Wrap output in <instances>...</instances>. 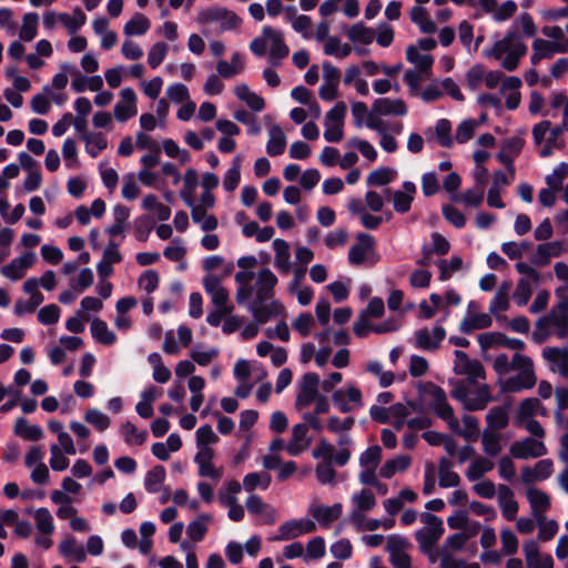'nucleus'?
<instances>
[{
  "label": "nucleus",
  "instance_id": "obj_1",
  "mask_svg": "<svg viewBox=\"0 0 568 568\" xmlns=\"http://www.w3.org/2000/svg\"><path fill=\"white\" fill-rule=\"evenodd\" d=\"M277 282L276 275L270 268L264 267L258 271L254 285L247 287L245 300L252 297L248 310L260 324L268 322L284 311L283 304L274 300V288Z\"/></svg>",
  "mask_w": 568,
  "mask_h": 568
},
{
  "label": "nucleus",
  "instance_id": "obj_2",
  "mask_svg": "<svg viewBox=\"0 0 568 568\" xmlns=\"http://www.w3.org/2000/svg\"><path fill=\"white\" fill-rule=\"evenodd\" d=\"M527 50L518 31L509 30L503 39L494 43L490 50L486 51V57L498 61L503 69L514 71L518 68L520 59L526 55Z\"/></svg>",
  "mask_w": 568,
  "mask_h": 568
},
{
  "label": "nucleus",
  "instance_id": "obj_3",
  "mask_svg": "<svg viewBox=\"0 0 568 568\" xmlns=\"http://www.w3.org/2000/svg\"><path fill=\"white\" fill-rule=\"evenodd\" d=\"M267 47H270L268 62L274 67L280 65L281 61L290 53V49L284 42L283 32L270 26L263 27L261 36L251 41L250 50L256 57H263Z\"/></svg>",
  "mask_w": 568,
  "mask_h": 568
},
{
  "label": "nucleus",
  "instance_id": "obj_4",
  "mask_svg": "<svg viewBox=\"0 0 568 568\" xmlns=\"http://www.w3.org/2000/svg\"><path fill=\"white\" fill-rule=\"evenodd\" d=\"M196 22L202 26V33L209 37L214 31L223 33L237 29L242 19L232 10L213 6L201 10L196 16Z\"/></svg>",
  "mask_w": 568,
  "mask_h": 568
},
{
  "label": "nucleus",
  "instance_id": "obj_5",
  "mask_svg": "<svg viewBox=\"0 0 568 568\" xmlns=\"http://www.w3.org/2000/svg\"><path fill=\"white\" fill-rule=\"evenodd\" d=\"M547 408L538 398L529 397L520 402L514 414V425L527 430L530 435L539 438L545 437V429L535 419L537 415L547 416Z\"/></svg>",
  "mask_w": 568,
  "mask_h": 568
},
{
  "label": "nucleus",
  "instance_id": "obj_6",
  "mask_svg": "<svg viewBox=\"0 0 568 568\" xmlns=\"http://www.w3.org/2000/svg\"><path fill=\"white\" fill-rule=\"evenodd\" d=\"M511 366L517 374L501 382L504 392L517 393L532 388L537 383L534 363L530 357L516 353L511 359Z\"/></svg>",
  "mask_w": 568,
  "mask_h": 568
},
{
  "label": "nucleus",
  "instance_id": "obj_7",
  "mask_svg": "<svg viewBox=\"0 0 568 568\" xmlns=\"http://www.w3.org/2000/svg\"><path fill=\"white\" fill-rule=\"evenodd\" d=\"M550 335L559 338L568 336V307L564 301L537 322L535 338L544 341Z\"/></svg>",
  "mask_w": 568,
  "mask_h": 568
},
{
  "label": "nucleus",
  "instance_id": "obj_8",
  "mask_svg": "<svg viewBox=\"0 0 568 568\" xmlns=\"http://www.w3.org/2000/svg\"><path fill=\"white\" fill-rule=\"evenodd\" d=\"M452 394L467 410H481L493 400L491 392L487 384L470 387L459 383Z\"/></svg>",
  "mask_w": 568,
  "mask_h": 568
},
{
  "label": "nucleus",
  "instance_id": "obj_9",
  "mask_svg": "<svg viewBox=\"0 0 568 568\" xmlns=\"http://www.w3.org/2000/svg\"><path fill=\"white\" fill-rule=\"evenodd\" d=\"M424 397L437 417L446 422L449 428H456L457 418L442 387L433 383L426 384L424 387Z\"/></svg>",
  "mask_w": 568,
  "mask_h": 568
},
{
  "label": "nucleus",
  "instance_id": "obj_10",
  "mask_svg": "<svg viewBox=\"0 0 568 568\" xmlns=\"http://www.w3.org/2000/svg\"><path fill=\"white\" fill-rule=\"evenodd\" d=\"M366 126L379 136L378 144L386 153H395L398 150L396 135H400L404 131L402 121H378L371 119L366 122Z\"/></svg>",
  "mask_w": 568,
  "mask_h": 568
},
{
  "label": "nucleus",
  "instance_id": "obj_11",
  "mask_svg": "<svg viewBox=\"0 0 568 568\" xmlns=\"http://www.w3.org/2000/svg\"><path fill=\"white\" fill-rule=\"evenodd\" d=\"M469 7L478 10L477 17L488 14L498 23L510 19L518 8L514 0H507L500 4L497 0H469Z\"/></svg>",
  "mask_w": 568,
  "mask_h": 568
},
{
  "label": "nucleus",
  "instance_id": "obj_12",
  "mask_svg": "<svg viewBox=\"0 0 568 568\" xmlns=\"http://www.w3.org/2000/svg\"><path fill=\"white\" fill-rule=\"evenodd\" d=\"M424 527L416 531L415 538L423 550L432 549L444 534L443 520L429 513L422 514Z\"/></svg>",
  "mask_w": 568,
  "mask_h": 568
},
{
  "label": "nucleus",
  "instance_id": "obj_13",
  "mask_svg": "<svg viewBox=\"0 0 568 568\" xmlns=\"http://www.w3.org/2000/svg\"><path fill=\"white\" fill-rule=\"evenodd\" d=\"M346 112V104L338 102L326 113L324 120V139L327 142L337 143L344 139V120Z\"/></svg>",
  "mask_w": 568,
  "mask_h": 568
},
{
  "label": "nucleus",
  "instance_id": "obj_14",
  "mask_svg": "<svg viewBox=\"0 0 568 568\" xmlns=\"http://www.w3.org/2000/svg\"><path fill=\"white\" fill-rule=\"evenodd\" d=\"M372 263L377 262L375 257V240L371 234L358 233L356 235V242L353 244L348 252V262L352 265H362L367 261Z\"/></svg>",
  "mask_w": 568,
  "mask_h": 568
},
{
  "label": "nucleus",
  "instance_id": "obj_15",
  "mask_svg": "<svg viewBox=\"0 0 568 568\" xmlns=\"http://www.w3.org/2000/svg\"><path fill=\"white\" fill-rule=\"evenodd\" d=\"M37 262V255L32 251H27L23 254L12 258L8 264L0 268L2 276L11 282L22 280L28 271L33 267Z\"/></svg>",
  "mask_w": 568,
  "mask_h": 568
},
{
  "label": "nucleus",
  "instance_id": "obj_16",
  "mask_svg": "<svg viewBox=\"0 0 568 568\" xmlns=\"http://www.w3.org/2000/svg\"><path fill=\"white\" fill-rule=\"evenodd\" d=\"M332 400L342 413H351L363 407L361 389L351 384L336 389L332 395Z\"/></svg>",
  "mask_w": 568,
  "mask_h": 568
},
{
  "label": "nucleus",
  "instance_id": "obj_17",
  "mask_svg": "<svg viewBox=\"0 0 568 568\" xmlns=\"http://www.w3.org/2000/svg\"><path fill=\"white\" fill-rule=\"evenodd\" d=\"M316 530V525L312 519L300 518L292 519L283 523L278 529L277 535L272 537L274 541H286L296 539L305 534H310Z\"/></svg>",
  "mask_w": 568,
  "mask_h": 568
},
{
  "label": "nucleus",
  "instance_id": "obj_18",
  "mask_svg": "<svg viewBox=\"0 0 568 568\" xmlns=\"http://www.w3.org/2000/svg\"><path fill=\"white\" fill-rule=\"evenodd\" d=\"M547 447L542 438L525 437L516 440L510 446V454L518 459H529L542 457L547 454Z\"/></svg>",
  "mask_w": 568,
  "mask_h": 568
},
{
  "label": "nucleus",
  "instance_id": "obj_19",
  "mask_svg": "<svg viewBox=\"0 0 568 568\" xmlns=\"http://www.w3.org/2000/svg\"><path fill=\"white\" fill-rule=\"evenodd\" d=\"M454 372L457 375H465L469 383L485 379L486 374L483 364L477 359H470L463 351H455Z\"/></svg>",
  "mask_w": 568,
  "mask_h": 568
},
{
  "label": "nucleus",
  "instance_id": "obj_20",
  "mask_svg": "<svg viewBox=\"0 0 568 568\" xmlns=\"http://www.w3.org/2000/svg\"><path fill=\"white\" fill-rule=\"evenodd\" d=\"M408 112L402 99L378 98L372 104V114L368 119L386 121L384 116H405Z\"/></svg>",
  "mask_w": 568,
  "mask_h": 568
},
{
  "label": "nucleus",
  "instance_id": "obj_21",
  "mask_svg": "<svg viewBox=\"0 0 568 568\" xmlns=\"http://www.w3.org/2000/svg\"><path fill=\"white\" fill-rule=\"evenodd\" d=\"M409 546L408 539L403 536L390 535L387 538L386 550L394 568H410V557L407 552Z\"/></svg>",
  "mask_w": 568,
  "mask_h": 568
},
{
  "label": "nucleus",
  "instance_id": "obj_22",
  "mask_svg": "<svg viewBox=\"0 0 568 568\" xmlns=\"http://www.w3.org/2000/svg\"><path fill=\"white\" fill-rule=\"evenodd\" d=\"M446 337V331L442 325H435L433 328L423 327L414 333V345L416 348L434 352Z\"/></svg>",
  "mask_w": 568,
  "mask_h": 568
},
{
  "label": "nucleus",
  "instance_id": "obj_23",
  "mask_svg": "<svg viewBox=\"0 0 568 568\" xmlns=\"http://www.w3.org/2000/svg\"><path fill=\"white\" fill-rule=\"evenodd\" d=\"M320 377L316 373H306L298 384L295 406L297 409L308 407L318 397Z\"/></svg>",
  "mask_w": 568,
  "mask_h": 568
},
{
  "label": "nucleus",
  "instance_id": "obj_24",
  "mask_svg": "<svg viewBox=\"0 0 568 568\" xmlns=\"http://www.w3.org/2000/svg\"><path fill=\"white\" fill-rule=\"evenodd\" d=\"M382 459V448L377 445L371 446L365 449L359 456L361 471L358 474L359 481H372L373 475Z\"/></svg>",
  "mask_w": 568,
  "mask_h": 568
},
{
  "label": "nucleus",
  "instance_id": "obj_25",
  "mask_svg": "<svg viewBox=\"0 0 568 568\" xmlns=\"http://www.w3.org/2000/svg\"><path fill=\"white\" fill-rule=\"evenodd\" d=\"M531 49L530 62L532 65H537L544 59H550L559 53H567L568 44L554 43L550 40L537 38L534 40Z\"/></svg>",
  "mask_w": 568,
  "mask_h": 568
},
{
  "label": "nucleus",
  "instance_id": "obj_26",
  "mask_svg": "<svg viewBox=\"0 0 568 568\" xmlns=\"http://www.w3.org/2000/svg\"><path fill=\"white\" fill-rule=\"evenodd\" d=\"M121 100L114 105V118L119 122H126L138 113V97L132 88H124L120 92Z\"/></svg>",
  "mask_w": 568,
  "mask_h": 568
},
{
  "label": "nucleus",
  "instance_id": "obj_27",
  "mask_svg": "<svg viewBox=\"0 0 568 568\" xmlns=\"http://www.w3.org/2000/svg\"><path fill=\"white\" fill-rule=\"evenodd\" d=\"M214 457V450L196 452L194 463L197 466L199 476L217 481L223 477V468L213 464Z\"/></svg>",
  "mask_w": 568,
  "mask_h": 568
},
{
  "label": "nucleus",
  "instance_id": "obj_28",
  "mask_svg": "<svg viewBox=\"0 0 568 568\" xmlns=\"http://www.w3.org/2000/svg\"><path fill=\"white\" fill-rule=\"evenodd\" d=\"M527 568H554L555 562L549 554H541L535 540H528L523 546Z\"/></svg>",
  "mask_w": 568,
  "mask_h": 568
},
{
  "label": "nucleus",
  "instance_id": "obj_29",
  "mask_svg": "<svg viewBox=\"0 0 568 568\" xmlns=\"http://www.w3.org/2000/svg\"><path fill=\"white\" fill-rule=\"evenodd\" d=\"M554 473V463L549 458L538 460L534 466L521 469V480L525 484H534L548 479Z\"/></svg>",
  "mask_w": 568,
  "mask_h": 568
},
{
  "label": "nucleus",
  "instance_id": "obj_30",
  "mask_svg": "<svg viewBox=\"0 0 568 568\" xmlns=\"http://www.w3.org/2000/svg\"><path fill=\"white\" fill-rule=\"evenodd\" d=\"M352 511L349 515L351 521H359L363 519L365 513L371 511L376 506V498L368 489H362L351 498Z\"/></svg>",
  "mask_w": 568,
  "mask_h": 568
},
{
  "label": "nucleus",
  "instance_id": "obj_31",
  "mask_svg": "<svg viewBox=\"0 0 568 568\" xmlns=\"http://www.w3.org/2000/svg\"><path fill=\"white\" fill-rule=\"evenodd\" d=\"M417 192L416 184L410 181H405L402 185V190H395L392 193L393 207L396 213H407Z\"/></svg>",
  "mask_w": 568,
  "mask_h": 568
},
{
  "label": "nucleus",
  "instance_id": "obj_32",
  "mask_svg": "<svg viewBox=\"0 0 568 568\" xmlns=\"http://www.w3.org/2000/svg\"><path fill=\"white\" fill-rule=\"evenodd\" d=\"M526 497L530 506V514L534 518H541L551 507L550 496L536 487H529L526 490Z\"/></svg>",
  "mask_w": 568,
  "mask_h": 568
},
{
  "label": "nucleus",
  "instance_id": "obj_33",
  "mask_svg": "<svg viewBox=\"0 0 568 568\" xmlns=\"http://www.w3.org/2000/svg\"><path fill=\"white\" fill-rule=\"evenodd\" d=\"M542 357L548 363L551 372L560 376L568 373V348L545 347Z\"/></svg>",
  "mask_w": 568,
  "mask_h": 568
},
{
  "label": "nucleus",
  "instance_id": "obj_34",
  "mask_svg": "<svg viewBox=\"0 0 568 568\" xmlns=\"http://www.w3.org/2000/svg\"><path fill=\"white\" fill-rule=\"evenodd\" d=\"M566 251V244L561 241H550L539 244L532 256L536 265H547L551 258L560 256Z\"/></svg>",
  "mask_w": 568,
  "mask_h": 568
},
{
  "label": "nucleus",
  "instance_id": "obj_35",
  "mask_svg": "<svg viewBox=\"0 0 568 568\" xmlns=\"http://www.w3.org/2000/svg\"><path fill=\"white\" fill-rule=\"evenodd\" d=\"M311 443L307 425L296 424L292 428V438L286 445V450L291 456H298L310 447Z\"/></svg>",
  "mask_w": 568,
  "mask_h": 568
},
{
  "label": "nucleus",
  "instance_id": "obj_36",
  "mask_svg": "<svg viewBox=\"0 0 568 568\" xmlns=\"http://www.w3.org/2000/svg\"><path fill=\"white\" fill-rule=\"evenodd\" d=\"M497 501L503 517L509 521L514 520L518 514L519 505L515 499L514 491L507 485L498 486Z\"/></svg>",
  "mask_w": 568,
  "mask_h": 568
},
{
  "label": "nucleus",
  "instance_id": "obj_37",
  "mask_svg": "<svg viewBox=\"0 0 568 568\" xmlns=\"http://www.w3.org/2000/svg\"><path fill=\"white\" fill-rule=\"evenodd\" d=\"M342 504L336 503L332 506L320 505L317 503H313L310 506V514L314 517V519L321 526H329L333 521L339 518L342 515Z\"/></svg>",
  "mask_w": 568,
  "mask_h": 568
},
{
  "label": "nucleus",
  "instance_id": "obj_38",
  "mask_svg": "<svg viewBox=\"0 0 568 568\" xmlns=\"http://www.w3.org/2000/svg\"><path fill=\"white\" fill-rule=\"evenodd\" d=\"M274 251V267L283 275H286L292 270L291 262V247L287 241L283 239H275L273 241Z\"/></svg>",
  "mask_w": 568,
  "mask_h": 568
},
{
  "label": "nucleus",
  "instance_id": "obj_39",
  "mask_svg": "<svg viewBox=\"0 0 568 568\" xmlns=\"http://www.w3.org/2000/svg\"><path fill=\"white\" fill-rule=\"evenodd\" d=\"M203 286L205 292L211 296L212 303L217 308L229 306V292L223 287L219 277L214 275L205 276L203 280Z\"/></svg>",
  "mask_w": 568,
  "mask_h": 568
},
{
  "label": "nucleus",
  "instance_id": "obj_40",
  "mask_svg": "<svg viewBox=\"0 0 568 568\" xmlns=\"http://www.w3.org/2000/svg\"><path fill=\"white\" fill-rule=\"evenodd\" d=\"M245 69V55L241 52H234L230 61L220 60L216 63V72L223 79H231L241 74Z\"/></svg>",
  "mask_w": 568,
  "mask_h": 568
},
{
  "label": "nucleus",
  "instance_id": "obj_41",
  "mask_svg": "<svg viewBox=\"0 0 568 568\" xmlns=\"http://www.w3.org/2000/svg\"><path fill=\"white\" fill-rule=\"evenodd\" d=\"M511 288L513 285L509 281H504L500 283L489 304L490 314L498 317L500 313L506 312L509 308V296Z\"/></svg>",
  "mask_w": 568,
  "mask_h": 568
},
{
  "label": "nucleus",
  "instance_id": "obj_42",
  "mask_svg": "<svg viewBox=\"0 0 568 568\" xmlns=\"http://www.w3.org/2000/svg\"><path fill=\"white\" fill-rule=\"evenodd\" d=\"M286 135L278 124H272L268 128V140L266 152L270 156H277L284 153L286 148Z\"/></svg>",
  "mask_w": 568,
  "mask_h": 568
},
{
  "label": "nucleus",
  "instance_id": "obj_43",
  "mask_svg": "<svg viewBox=\"0 0 568 568\" xmlns=\"http://www.w3.org/2000/svg\"><path fill=\"white\" fill-rule=\"evenodd\" d=\"M181 181L183 182V186L180 190V197L185 203L186 206H192L194 203V194L195 190L199 185V174L197 171L193 168H189L184 175L181 176Z\"/></svg>",
  "mask_w": 568,
  "mask_h": 568
},
{
  "label": "nucleus",
  "instance_id": "obj_44",
  "mask_svg": "<svg viewBox=\"0 0 568 568\" xmlns=\"http://www.w3.org/2000/svg\"><path fill=\"white\" fill-rule=\"evenodd\" d=\"M463 426L457 419L456 428H449L453 433L462 436L468 442H476L479 437V422L475 416L464 415L462 418Z\"/></svg>",
  "mask_w": 568,
  "mask_h": 568
},
{
  "label": "nucleus",
  "instance_id": "obj_45",
  "mask_svg": "<svg viewBox=\"0 0 568 568\" xmlns=\"http://www.w3.org/2000/svg\"><path fill=\"white\" fill-rule=\"evenodd\" d=\"M410 463L412 458L409 456L397 455L383 464L379 468L378 475L382 478L389 479L397 473L405 471L410 466Z\"/></svg>",
  "mask_w": 568,
  "mask_h": 568
},
{
  "label": "nucleus",
  "instance_id": "obj_46",
  "mask_svg": "<svg viewBox=\"0 0 568 568\" xmlns=\"http://www.w3.org/2000/svg\"><path fill=\"white\" fill-rule=\"evenodd\" d=\"M189 207L193 223L197 224L203 232L209 233L217 229L219 221L215 215L209 213L207 210L195 206V202Z\"/></svg>",
  "mask_w": 568,
  "mask_h": 568
},
{
  "label": "nucleus",
  "instance_id": "obj_47",
  "mask_svg": "<svg viewBox=\"0 0 568 568\" xmlns=\"http://www.w3.org/2000/svg\"><path fill=\"white\" fill-rule=\"evenodd\" d=\"M59 551L62 557L77 562H82L87 558L85 549L72 536L64 538L60 542Z\"/></svg>",
  "mask_w": 568,
  "mask_h": 568
},
{
  "label": "nucleus",
  "instance_id": "obj_48",
  "mask_svg": "<svg viewBox=\"0 0 568 568\" xmlns=\"http://www.w3.org/2000/svg\"><path fill=\"white\" fill-rule=\"evenodd\" d=\"M406 59L408 62L414 64L419 72L429 74L434 64V59L428 53H420L417 47L409 45L406 50Z\"/></svg>",
  "mask_w": 568,
  "mask_h": 568
},
{
  "label": "nucleus",
  "instance_id": "obj_49",
  "mask_svg": "<svg viewBox=\"0 0 568 568\" xmlns=\"http://www.w3.org/2000/svg\"><path fill=\"white\" fill-rule=\"evenodd\" d=\"M439 486L443 488L457 487L460 484V477L453 470V463L443 457L438 465Z\"/></svg>",
  "mask_w": 568,
  "mask_h": 568
},
{
  "label": "nucleus",
  "instance_id": "obj_50",
  "mask_svg": "<svg viewBox=\"0 0 568 568\" xmlns=\"http://www.w3.org/2000/svg\"><path fill=\"white\" fill-rule=\"evenodd\" d=\"M212 520L213 518L211 515L202 514L195 520L191 521L186 527L189 538L194 542L203 540L209 530V524Z\"/></svg>",
  "mask_w": 568,
  "mask_h": 568
},
{
  "label": "nucleus",
  "instance_id": "obj_51",
  "mask_svg": "<svg viewBox=\"0 0 568 568\" xmlns=\"http://www.w3.org/2000/svg\"><path fill=\"white\" fill-rule=\"evenodd\" d=\"M32 515L38 532L53 534L55 530L54 519L48 508L40 507L34 510H30Z\"/></svg>",
  "mask_w": 568,
  "mask_h": 568
},
{
  "label": "nucleus",
  "instance_id": "obj_52",
  "mask_svg": "<svg viewBox=\"0 0 568 568\" xmlns=\"http://www.w3.org/2000/svg\"><path fill=\"white\" fill-rule=\"evenodd\" d=\"M365 372L377 378L381 387H389L394 381L395 375L392 371L384 369L383 364L379 361H369L365 365Z\"/></svg>",
  "mask_w": 568,
  "mask_h": 568
},
{
  "label": "nucleus",
  "instance_id": "obj_53",
  "mask_svg": "<svg viewBox=\"0 0 568 568\" xmlns=\"http://www.w3.org/2000/svg\"><path fill=\"white\" fill-rule=\"evenodd\" d=\"M487 428L491 430H501L509 423L508 409L505 406H496L489 409L486 415Z\"/></svg>",
  "mask_w": 568,
  "mask_h": 568
},
{
  "label": "nucleus",
  "instance_id": "obj_54",
  "mask_svg": "<svg viewBox=\"0 0 568 568\" xmlns=\"http://www.w3.org/2000/svg\"><path fill=\"white\" fill-rule=\"evenodd\" d=\"M150 27V20L144 14L136 12L124 24L123 32L128 37H140L145 34L149 31Z\"/></svg>",
  "mask_w": 568,
  "mask_h": 568
},
{
  "label": "nucleus",
  "instance_id": "obj_55",
  "mask_svg": "<svg viewBox=\"0 0 568 568\" xmlns=\"http://www.w3.org/2000/svg\"><path fill=\"white\" fill-rule=\"evenodd\" d=\"M92 337L104 345H113L116 342V335L109 328L108 324L101 318H94L91 323Z\"/></svg>",
  "mask_w": 568,
  "mask_h": 568
},
{
  "label": "nucleus",
  "instance_id": "obj_56",
  "mask_svg": "<svg viewBox=\"0 0 568 568\" xmlns=\"http://www.w3.org/2000/svg\"><path fill=\"white\" fill-rule=\"evenodd\" d=\"M14 434L27 440H40L43 438V430L39 425H30L28 420L20 417L14 424Z\"/></svg>",
  "mask_w": 568,
  "mask_h": 568
},
{
  "label": "nucleus",
  "instance_id": "obj_57",
  "mask_svg": "<svg viewBox=\"0 0 568 568\" xmlns=\"http://www.w3.org/2000/svg\"><path fill=\"white\" fill-rule=\"evenodd\" d=\"M397 176V171L387 166H379L372 171L367 178L368 186H384L393 182Z\"/></svg>",
  "mask_w": 568,
  "mask_h": 568
},
{
  "label": "nucleus",
  "instance_id": "obj_58",
  "mask_svg": "<svg viewBox=\"0 0 568 568\" xmlns=\"http://www.w3.org/2000/svg\"><path fill=\"white\" fill-rule=\"evenodd\" d=\"M410 20L417 24L424 33L432 34L437 30L436 23L429 18L426 9L422 6H414L412 8Z\"/></svg>",
  "mask_w": 568,
  "mask_h": 568
},
{
  "label": "nucleus",
  "instance_id": "obj_59",
  "mask_svg": "<svg viewBox=\"0 0 568 568\" xmlns=\"http://www.w3.org/2000/svg\"><path fill=\"white\" fill-rule=\"evenodd\" d=\"M494 468V463L485 457L478 456L471 460L467 470L466 478L470 481L480 479L485 474Z\"/></svg>",
  "mask_w": 568,
  "mask_h": 568
},
{
  "label": "nucleus",
  "instance_id": "obj_60",
  "mask_svg": "<svg viewBox=\"0 0 568 568\" xmlns=\"http://www.w3.org/2000/svg\"><path fill=\"white\" fill-rule=\"evenodd\" d=\"M165 478V468L161 465L154 466L145 475L144 487L150 494H156L162 489Z\"/></svg>",
  "mask_w": 568,
  "mask_h": 568
},
{
  "label": "nucleus",
  "instance_id": "obj_61",
  "mask_svg": "<svg viewBox=\"0 0 568 568\" xmlns=\"http://www.w3.org/2000/svg\"><path fill=\"white\" fill-rule=\"evenodd\" d=\"M39 16L37 12H27L22 17V23L19 31V38L22 41L30 42L38 34Z\"/></svg>",
  "mask_w": 568,
  "mask_h": 568
},
{
  "label": "nucleus",
  "instance_id": "obj_62",
  "mask_svg": "<svg viewBox=\"0 0 568 568\" xmlns=\"http://www.w3.org/2000/svg\"><path fill=\"white\" fill-rule=\"evenodd\" d=\"M245 507L252 515H265L266 523H274L275 520V510L266 505L257 495L248 496Z\"/></svg>",
  "mask_w": 568,
  "mask_h": 568
},
{
  "label": "nucleus",
  "instance_id": "obj_63",
  "mask_svg": "<svg viewBox=\"0 0 568 568\" xmlns=\"http://www.w3.org/2000/svg\"><path fill=\"white\" fill-rule=\"evenodd\" d=\"M493 321L489 314L476 313L468 314L460 324L462 332L468 334L475 329L487 328L491 325Z\"/></svg>",
  "mask_w": 568,
  "mask_h": 568
},
{
  "label": "nucleus",
  "instance_id": "obj_64",
  "mask_svg": "<svg viewBox=\"0 0 568 568\" xmlns=\"http://www.w3.org/2000/svg\"><path fill=\"white\" fill-rule=\"evenodd\" d=\"M241 166L242 159L236 155L232 160V164L223 176V187L226 192H233L239 186L241 181Z\"/></svg>",
  "mask_w": 568,
  "mask_h": 568
}]
</instances>
